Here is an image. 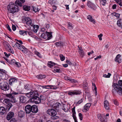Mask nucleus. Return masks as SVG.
Instances as JSON below:
<instances>
[{"label":"nucleus","instance_id":"1","mask_svg":"<svg viewBox=\"0 0 122 122\" xmlns=\"http://www.w3.org/2000/svg\"><path fill=\"white\" fill-rule=\"evenodd\" d=\"M26 95L28 97H31L30 99V102H34L36 104L38 103L37 101H35L36 100L37 98H38V92L37 91H31L29 93H26Z\"/></svg>","mask_w":122,"mask_h":122},{"label":"nucleus","instance_id":"2","mask_svg":"<svg viewBox=\"0 0 122 122\" xmlns=\"http://www.w3.org/2000/svg\"><path fill=\"white\" fill-rule=\"evenodd\" d=\"M7 8L8 12L12 14L18 12L19 10L18 6L12 3H9Z\"/></svg>","mask_w":122,"mask_h":122},{"label":"nucleus","instance_id":"3","mask_svg":"<svg viewBox=\"0 0 122 122\" xmlns=\"http://www.w3.org/2000/svg\"><path fill=\"white\" fill-rule=\"evenodd\" d=\"M112 86L117 93L120 95H122V88L118 84L116 83H114Z\"/></svg>","mask_w":122,"mask_h":122},{"label":"nucleus","instance_id":"4","mask_svg":"<svg viewBox=\"0 0 122 122\" xmlns=\"http://www.w3.org/2000/svg\"><path fill=\"white\" fill-rule=\"evenodd\" d=\"M0 88L2 90L7 91L9 89V86L8 83L4 82L0 83Z\"/></svg>","mask_w":122,"mask_h":122},{"label":"nucleus","instance_id":"5","mask_svg":"<svg viewBox=\"0 0 122 122\" xmlns=\"http://www.w3.org/2000/svg\"><path fill=\"white\" fill-rule=\"evenodd\" d=\"M22 21L24 23H26L29 26H32L33 24L32 23L31 19L29 17H25L22 19Z\"/></svg>","mask_w":122,"mask_h":122},{"label":"nucleus","instance_id":"6","mask_svg":"<svg viewBox=\"0 0 122 122\" xmlns=\"http://www.w3.org/2000/svg\"><path fill=\"white\" fill-rule=\"evenodd\" d=\"M47 113L49 115L53 117L55 116L57 114L56 111L53 109H48L47 111Z\"/></svg>","mask_w":122,"mask_h":122},{"label":"nucleus","instance_id":"7","mask_svg":"<svg viewBox=\"0 0 122 122\" xmlns=\"http://www.w3.org/2000/svg\"><path fill=\"white\" fill-rule=\"evenodd\" d=\"M11 100L8 98L5 99L3 101V102L7 104V106L9 107V109H10L12 106V104L10 103V102Z\"/></svg>","mask_w":122,"mask_h":122},{"label":"nucleus","instance_id":"8","mask_svg":"<svg viewBox=\"0 0 122 122\" xmlns=\"http://www.w3.org/2000/svg\"><path fill=\"white\" fill-rule=\"evenodd\" d=\"M81 92L79 91H69L68 93V94L70 96H72L74 95H77L80 94Z\"/></svg>","mask_w":122,"mask_h":122},{"label":"nucleus","instance_id":"9","mask_svg":"<svg viewBox=\"0 0 122 122\" xmlns=\"http://www.w3.org/2000/svg\"><path fill=\"white\" fill-rule=\"evenodd\" d=\"M25 110L27 113L29 114L32 112V107L29 105H28L25 107Z\"/></svg>","mask_w":122,"mask_h":122},{"label":"nucleus","instance_id":"10","mask_svg":"<svg viewBox=\"0 0 122 122\" xmlns=\"http://www.w3.org/2000/svg\"><path fill=\"white\" fill-rule=\"evenodd\" d=\"M6 96L9 98L10 99H11V101L15 103L17 102L16 99L11 94H7Z\"/></svg>","mask_w":122,"mask_h":122},{"label":"nucleus","instance_id":"11","mask_svg":"<svg viewBox=\"0 0 122 122\" xmlns=\"http://www.w3.org/2000/svg\"><path fill=\"white\" fill-rule=\"evenodd\" d=\"M87 6L92 9L93 10H95L96 8L95 5L90 1H88L87 3Z\"/></svg>","mask_w":122,"mask_h":122},{"label":"nucleus","instance_id":"12","mask_svg":"<svg viewBox=\"0 0 122 122\" xmlns=\"http://www.w3.org/2000/svg\"><path fill=\"white\" fill-rule=\"evenodd\" d=\"M19 49H20L24 53H26L27 52V49L23 46L20 44L19 47H18Z\"/></svg>","mask_w":122,"mask_h":122},{"label":"nucleus","instance_id":"13","mask_svg":"<svg viewBox=\"0 0 122 122\" xmlns=\"http://www.w3.org/2000/svg\"><path fill=\"white\" fill-rule=\"evenodd\" d=\"M14 113L13 112H9L6 116V119L9 120L10 119L13 117Z\"/></svg>","mask_w":122,"mask_h":122},{"label":"nucleus","instance_id":"14","mask_svg":"<svg viewBox=\"0 0 122 122\" xmlns=\"http://www.w3.org/2000/svg\"><path fill=\"white\" fill-rule=\"evenodd\" d=\"M75 107H74L72 109V117L74 120L75 122H77L76 120V118L75 115L76 112L75 110Z\"/></svg>","mask_w":122,"mask_h":122},{"label":"nucleus","instance_id":"15","mask_svg":"<svg viewBox=\"0 0 122 122\" xmlns=\"http://www.w3.org/2000/svg\"><path fill=\"white\" fill-rule=\"evenodd\" d=\"M78 47L79 48L78 52L80 55L81 57H83L85 55L84 51L81 47H80L79 46H78Z\"/></svg>","mask_w":122,"mask_h":122},{"label":"nucleus","instance_id":"16","mask_svg":"<svg viewBox=\"0 0 122 122\" xmlns=\"http://www.w3.org/2000/svg\"><path fill=\"white\" fill-rule=\"evenodd\" d=\"M6 110L3 107H0V113L1 115H3L6 114Z\"/></svg>","mask_w":122,"mask_h":122},{"label":"nucleus","instance_id":"17","mask_svg":"<svg viewBox=\"0 0 122 122\" xmlns=\"http://www.w3.org/2000/svg\"><path fill=\"white\" fill-rule=\"evenodd\" d=\"M32 112L33 113H36L38 111L37 106L34 105L32 107Z\"/></svg>","mask_w":122,"mask_h":122},{"label":"nucleus","instance_id":"18","mask_svg":"<svg viewBox=\"0 0 122 122\" xmlns=\"http://www.w3.org/2000/svg\"><path fill=\"white\" fill-rule=\"evenodd\" d=\"M121 56L120 54L118 55L115 58V61L117 62L120 63L121 62Z\"/></svg>","mask_w":122,"mask_h":122},{"label":"nucleus","instance_id":"19","mask_svg":"<svg viewBox=\"0 0 122 122\" xmlns=\"http://www.w3.org/2000/svg\"><path fill=\"white\" fill-rule=\"evenodd\" d=\"M104 107L105 109L107 110H108L109 109V107L108 101L107 100H106L104 101Z\"/></svg>","mask_w":122,"mask_h":122},{"label":"nucleus","instance_id":"20","mask_svg":"<svg viewBox=\"0 0 122 122\" xmlns=\"http://www.w3.org/2000/svg\"><path fill=\"white\" fill-rule=\"evenodd\" d=\"M87 18L91 22H92L93 24H95V20L92 18V17L91 15H89L87 16Z\"/></svg>","mask_w":122,"mask_h":122},{"label":"nucleus","instance_id":"21","mask_svg":"<svg viewBox=\"0 0 122 122\" xmlns=\"http://www.w3.org/2000/svg\"><path fill=\"white\" fill-rule=\"evenodd\" d=\"M47 87V86H42L40 85H39V91L40 92H42L43 88H46L48 89L49 88Z\"/></svg>","mask_w":122,"mask_h":122},{"label":"nucleus","instance_id":"22","mask_svg":"<svg viewBox=\"0 0 122 122\" xmlns=\"http://www.w3.org/2000/svg\"><path fill=\"white\" fill-rule=\"evenodd\" d=\"M25 116L24 112L22 111H20L18 112V116L20 118H22Z\"/></svg>","mask_w":122,"mask_h":122},{"label":"nucleus","instance_id":"23","mask_svg":"<svg viewBox=\"0 0 122 122\" xmlns=\"http://www.w3.org/2000/svg\"><path fill=\"white\" fill-rule=\"evenodd\" d=\"M20 102L22 103L25 102L26 100V98L25 97L21 96L20 97Z\"/></svg>","mask_w":122,"mask_h":122},{"label":"nucleus","instance_id":"24","mask_svg":"<svg viewBox=\"0 0 122 122\" xmlns=\"http://www.w3.org/2000/svg\"><path fill=\"white\" fill-rule=\"evenodd\" d=\"M55 63L51 61L48 62V63H47L48 66L50 68L52 67L53 66H55Z\"/></svg>","mask_w":122,"mask_h":122},{"label":"nucleus","instance_id":"25","mask_svg":"<svg viewBox=\"0 0 122 122\" xmlns=\"http://www.w3.org/2000/svg\"><path fill=\"white\" fill-rule=\"evenodd\" d=\"M91 106V104L90 103H87L84 106V109L86 111H88Z\"/></svg>","mask_w":122,"mask_h":122},{"label":"nucleus","instance_id":"26","mask_svg":"<svg viewBox=\"0 0 122 122\" xmlns=\"http://www.w3.org/2000/svg\"><path fill=\"white\" fill-rule=\"evenodd\" d=\"M122 20L121 19H119L117 20V24L118 26L120 27H121L122 26Z\"/></svg>","mask_w":122,"mask_h":122},{"label":"nucleus","instance_id":"27","mask_svg":"<svg viewBox=\"0 0 122 122\" xmlns=\"http://www.w3.org/2000/svg\"><path fill=\"white\" fill-rule=\"evenodd\" d=\"M16 80L15 78H11L9 81V84L10 85L11 84L14 82H16Z\"/></svg>","mask_w":122,"mask_h":122},{"label":"nucleus","instance_id":"28","mask_svg":"<svg viewBox=\"0 0 122 122\" xmlns=\"http://www.w3.org/2000/svg\"><path fill=\"white\" fill-rule=\"evenodd\" d=\"M32 26H33V31L35 32H36L37 31V29L38 28V25H33Z\"/></svg>","mask_w":122,"mask_h":122},{"label":"nucleus","instance_id":"29","mask_svg":"<svg viewBox=\"0 0 122 122\" xmlns=\"http://www.w3.org/2000/svg\"><path fill=\"white\" fill-rule=\"evenodd\" d=\"M47 36V38L46 39L49 40L51 39L52 37V35L49 32H47L46 35Z\"/></svg>","mask_w":122,"mask_h":122},{"label":"nucleus","instance_id":"30","mask_svg":"<svg viewBox=\"0 0 122 122\" xmlns=\"http://www.w3.org/2000/svg\"><path fill=\"white\" fill-rule=\"evenodd\" d=\"M23 9L25 11H29L30 10V8L29 6L26 5L23 6Z\"/></svg>","mask_w":122,"mask_h":122},{"label":"nucleus","instance_id":"31","mask_svg":"<svg viewBox=\"0 0 122 122\" xmlns=\"http://www.w3.org/2000/svg\"><path fill=\"white\" fill-rule=\"evenodd\" d=\"M61 104L58 102H57L56 104H54L53 105V107H54L55 109H56L57 108H58Z\"/></svg>","mask_w":122,"mask_h":122},{"label":"nucleus","instance_id":"32","mask_svg":"<svg viewBox=\"0 0 122 122\" xmlns=\"http://www.w3.org/2000/svg\"><path fill=\"white\" fill-rule=\"evenodd\" d=\"M41 40L46 39L47 38V36L45 34H42L41 36Z\"/></svg>","mask_w":122,"mask_h":122},{"label":"nucleus","instance_id":"33","mask_svg":"<svg viewBox=\"0 0 122 122\" xmlns=\"http://www.w3.org/2000/svg\"><path fill=\"white\" fill-rule=\"evenodd\" d=\"M107 2V0H100V3L102 5L104 6Z\"/></svg>","mask_w":122,"mask_h":122},{"label":"nucleus","instance_id":"34","mask_svg":"<svg viewBox=\"0 0 122 122\" xmlns=\"http://www.w3.org/2000/svg\"><path fill=\"white\" fill-rule=\"evenodd\" d=\"M45 98L42 95L40 96V98L39 97V100L40 101V102L41 103V101L42 102L45 100Z\"/></svg>","mask_w":122,"mask_h":122},{"label":"nucleus","instance_id":"35","mask_svg":"<svg viewBox=\"0 0 122 122\" xmlns=\"http://www.w3.org/2000/svg\"><path fill=\"white\" fill-rule=\"evenodd\" d=\"M27 31L23 30H20L19 31V34L21 35H26L27 33Z\"/></svg>","mask_w":122,"mask_h":122},{"label":"nucleus","instance_id":"36","mask_svg":"<svg viewBox=\"0 0 122 122\" xmlns=\"http://www.w3.org/2000/svg\"><path fill=\"white\" fill-rule=\"evenodd\" d=\"M55 44L57 46H62V43L60 41L55 43Z\"/></svg>","mask_w":122,"mask_h":122},{"label":"nucleus","instance_id":"37","mask_svg":"<svg viewBox=\"0 0 122 122\" xmlns=\"http://www.w3.org/2000/svg\"><path fill=\"white\" fill-rule=\"evenodd\" d=\"M15 3L17 4L19 6H22V3L20 1L18 0H16L15 2Z\"/></svg>","mask_w":122,"mask_h":122},{"label":"nucleus","instance_id":"38","mask_svg":"<svg viewBox=\"0 0 122 122\" xmlns=\"http://www.w3.org/2000/svg\"><path fill=\"white\" fill-rule=\"evenodd\" d=\"M54 70L57 72L60 73L61 71L59 69L56 67H54Z\"/></svg>","mask_w":122,"mask_h":122},{"label":"nucleus","instance_id":"39","mask_svg":"<svg viewBox=\"0 0 122 122\" xmlns=\"http://www.w3.org/2000/svg\"><path fill=\"white\" fill-rule=\"evenodd\" d=\"M118 2L117 1L116 2L122 8V0H118Z\"/></svg>","mask_w":122,"mask_h":122},{"label":"nucleus","instance_id":"40","mask_svg":"<svg viewBox=\"0 0 122 122\" xmlns=\"http://www.w3.org/2000/svg\"><path fill=\"white\" fill-rule=\"evenodd\" d=\"M47 86L49 87L51 89H55L56 88V87L55 86H53L52 85H47Z\"/></svg>","mask_w":122,"mask_h":122},{"label":"nucleus","instance_id":"41","mask_svg":"<svg viewBox=\"0 0 122 122\" xmlns=\"http://www.w3.org/2000/svg\"><path fill=\"white\" fill-rule=\"evenodd\" d=\"M60 58L61 60L62 61H64L65 59V57L62 55H60Z\"/></svg>","mask_w":122,"mask_h":122},{"label":"nucleus","instance_id":"42","mask_svg":"<svg viewBox=\"0 0 122 122\" xmlns=\"http://www.w3.org/2000/svg\"><path fill=\"white\" fill-rule=\"evenodd\" d=\"M111 74L108 73V74L107 75L106 74H104L103 75V76L106 78H109L111 76Z\"/></svg>","mask_w":122,"mask_h":122},{"label":"nucleus","instance_id":"43","mask_svg":"<svg viewBox=\"0 0 122 122\" xmlns=\"http://www.w3.org/2000/svg\"><path fill=\"white\" fill-rule=\"evenodd\" d=\"M92 88L93 90H94L96 92V95H97V88L95 84H94V86H92Z\"/></svg>","mask_w":122,"mask_h":122},{"label":"nucleus","instance_id":"44","mask_svg":"<svg viewBox=\"0 0 122 122\" xmlns=\"http://www.w3.org/2000/svg\"><path fill=\"white\" fill-rule=\"evenodd\" d=\"M45 77V76L44 75H39V79H41Z\"/></svg>","mask_w":122,"mask_h":122},{"label":"nucleus","instance_id":"45","mask_svg":"<svg viewBox=\"0 0 122 122\" xmlns=\"http://www.w3.org/2000/svg\"><path fill=\"white\" fill-rule=\"evenodd\" d=\"M69 80L71 82L73 83L76 82V81L75 80L71 78L70 77L69 78Z\"/></svg>","mask_w":122,"mask_h":122},{"label":"nucleus","instance_id":"46","mask_svg":"<svg viewBox=\"0 0 122 122\" xmlns=\"http://www.w3.org/2000/svg\"><path fill=\"white\" fill-rule=\"evenodd\" d=\"M32 10L36 12L38 10V8L36 7L33 6Z\"/></svg>","mask_w":122,"mask_h":122},{"label":"nucleus","instance_id":"47","mask_svg":"<svg viewBox=\"0 0 122 122\" xmlns=\"http://www.w3.org/2000/svg\"><path fill=\"white\" fill-rule=\"evenodd\" d=\"M78 116L79 119L81 120H82L83 119V116L81 113H79L78 114Z\"/></svg>","mask_w":122,"mask_h":122},{"label":"nucleus","instance_id":"48","mask_svg":"<svg viewBox=\"0 0 122 122\" xmlns=\"http://www.w3.org/2000/svg\"><path fill=\"white\" fill-rule=\"evenodd\" d=\"M83 99L82 98L81 100H79L76 103V104H79L83 102Z\"/></svg>","mask_w":122,"mask_h":122},{"label":"nucleus","instance_id":"49","mask_svg":"<svg viewBox=\"0 0 122 122\" xmlns=\"http://www.w3.org/2000/svg\"><path fill=\"white\" fill-rule=\"evenodd\" d=\"M114 103L117 106H118L119 104L117 101L116 100L114 99L113 101Z\"/></svg>","mask_w":122,"mask_h":122},{"label":"nucleus","instance_id":"50","mask_svg":"<svg viewBox=\"0 0 122 122\" xmlns=\"http://www.w3.org/2000/svg\"><path fill=\"white\" fill-rule=\"evenodd\" d=\"M8 51L12 54L14 53V51L11 47L9 49Z\"/></svg>","mask_w":122,"mask_h":122},{"label":"nucleus","instance_id":"51","mask_svg":"<svg viewBox=\"0 0 122 122\" xmlns=\"http://www.w3.org/2000/svg\"><path fill=\"white\" fill-rule=\"evenodd\" d=\"M68 27L70 29H73V26L70 23H68Z\"/></svg>","mask_w":122,"mask_h":122},{"label":"nucleus","instance_id":"52","mask_svg":"<svg viewBox=\"0 0 122 122\" xmlns=\"http://www.w3.org/2000/svg\"><path fill=\"white\" fill-rule=\"evenodd\" d=\"M15 65L16 66H17V67H20L21 66L20 64V63L18 62H16L15 65Z\"/></svg>","mask_w":122,"mask_h":122},{"label":"nucleus","instance_id":"53","mask_svg":"<svg viewBox=\"0 0 122 122\" xmlns=\"http://www.w3.org/2000/svg\"><path fill=\"white\" fill-rule=\"evenodd\" d=\"M20 44L18 42H16L13 46V47H17L18 48V47H19V46H20Z\"/></svg>","mask_w":122,"mask_h":122},{"label":"nucleus","instance_id":"54","mask_svg":"<svg viewBox=\"0 0 122 122\" xmlns=\"http://www.w3.org/2000/svg\"><path fill=\"white\" fill-rule=\"evenodd\" d=\"M25 88L27 90H29L30 89L29 86V85L28 84H27L25 85Z\"/></svg>","mask_w":122,"mask_h":122},{"label":"nucleus","instance_id":"55","mask_svg":"<svg viewBox=\"0 0 122 122\" xmlns=\"http://www.w3.org/2000/svg\"><path fill=\"white\" fill-rule=\"evenodd\" d=\"M118 85L120 86H122V80H121L118 81Z\"/></svg>","mask_w":122,"mask_h":122},{"label":"nucleus","instance_id":"56","mask_svg":"<svg viewBox=\"0 0 122 122\" xmlns=\"http://www.w3.org/2000/svg\"><path fill=\"white\" fill-rule=\"evenodd\" d=\"M102 36V34H100L98 36V37L99 38V40H102L101 37Z\"/></svg>","mask_w":122,"mask_h":122},{"label":"nucleus","instance_id":"57","mask_svg":"<svg viewBox=\"0 0 122 122\" xmlns=\"http://www.w3.org/2000/svg\"><path fill=\"white\" fill-rule=\"evenodd\" d=\"M12 30L14 31L16 30V27L15 25H12Z\"/></svg>","mask_w":122,"mask_h":122},{"label":"nucleus","instance_id":"58","mask_svg":"<svg viewBox=\"0 0 122 122\" xmlns=\"http://www.w3.org/2000/svg\"><path fill=\"white\" fill-rule=\"evenodd\" d=\"M114 15L117 18H119V17L120 14L118 13H114Z\"/></svg>","mask_w":122,"mask_h":122},{"label":"nucleus","instance_id":"59","mask_svg":"<svg viewBox=\"0 0 122 122\" xmlns=\"http://www.w3.org/2000/svg\"><path fill=\"white\" fill-rule=\"evenodd\" d=\"M16 62L15 61V60L14 59L12 60L11 61V63L13 65H15V64Z\"/></svg>","mask_w":122,"mask_h":122},{"label":"nucleus","instance_id":"60","mask_svg":"<svg viewBox=\"0 0 122 122\" xmlns=\"http://www.w3.org/2000/svg\"><path fill=\"white\" fill-rule=\"evenodd\" d=\"M67 63L70 65H72V63L69 60H67L66 61Z\"/></svg>","mask_w":122,"mask_h":122},{"label":"nucleus","instance_id":"61","mask_svg":"<svg viewBox=\"0 0 122 122\" xmlns=\"http://www.w3.org/2000/svg\"><path fill=\"white\" fill-rule=\"evenodd\" d=\"M62 109L65 112H67L68 111V109L66 108H65L64 107H63L62 108Z\"/></svg>","mask_w":122,"mask_h":122},{"label":"nucleus","instance_id":"62","mask_svg":"<svg viewBox=\"0 0 122 122\" xmlns=\"http://www.w3.org/2000/svg\"><path fill=\"white\" fill-rule=\"evenodd\" d=\"M10 122H17V121L14 118H12L11 119Z\"/></svg>","mask_w":122,"mask_h":122},{"label":"nucleus","instance_id":"63","mask_svg":"<svg viewBox=\"0 0 122 122\" xmlns=\"http://www.w3.org/2000/svg\"><path fill=\"white\" fill-rule=\"evenodd\" d=\"M97 117L101 121H102L101 120V116L100 114H98L97 115Z\"/></svg>","mask_w":122,"mask_h":122},{"label":"nucleus","instance_id":"64","mask_svg":"<svg viewBox=\"0 0 122 122\" xmlns=\"http://www.w3.org/2000/svg\"><path fill=\"white\" fill-rule=\"evenodd\" d=\"M54 0H50L48 2L51 5H52L53 4Z\"/></svg>","mask_w":122,"mask_h":122}]
</instances>
